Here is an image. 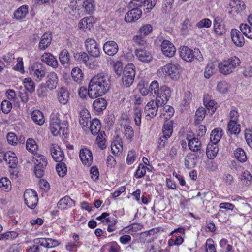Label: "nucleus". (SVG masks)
<instances>
[{"instance_id":"obj_35","label":"nucleus","mask_w":252,"mask_h":252,"mask_svg":"<svg viewBox=\"0 0 252 252\" xmlns=\"http://www.w3.org/2000/svg\"><path fill=\"white\" fill-rule=\"evenodd\" d=\"M219 151L217 144L211 143L208 144L206 149V155L209 159H214Z\"/></svg>"},{"instance_id":"obj_53","label":"nucleus","mask_w":252,"mask_h":252,"mask_svg":"<svg viewBox=\"0 0 252 252\" xmlns=\"http://www.w3.org/2000/svg\"><path fill=\"white\" fill-rule=\"evenodd\" d=\"M205 115L206 110L205 108L202 107L198 108L195 113V124H198L200 121H202L205 118Z\"/></svg>"},{"instance_id":"obj_32","label":"nucleus","mask_w":252,"mask_h":252,"mask_svg":"<svg viewBox=\"0 0 252 252\" xmlns=\"http://www.w3.org/2000/svg\"><path fill=\"white\" fill-rule=\"evenodd\" d=\"M94 23V18L92 17H87L83 18L79 23L78 27L83 30H90Z\"/></svg>"},{"instance_id":"obj_34","label":"nucleus","mask_w":252,"mask_h":252,"mask_svg":"<svg viewBox=\"0 0 252 252\" xmlns=\"http://www.w3.org/2000/svg\"><path fill=\"white\" fill-rule=\"evenodd\" d=\"M32 161L35 165H40L41 167H45L47 165V160L46 157L44 155L39 154H34Z\"/></svg>"},{"instance_id":"obj_48","label":"nucleus","mask_w":252,"mask_h":252,"mask_svg":"<svg viewBox=\"0 0 252 252\" xmlns=\"http://www.w3.org/2000/svg\"><path fill=\"white\" fill-rule=\"evenodd\" d=\"M23 84L25 87V90H27L30 93H32L35 90V83L34 81L30 77L26 78L23 80Z\"/></svg>"},{"instance_id":"obj_12","label":"nucleus","mask_w":252,"mask_h":252,"mask_svg":"<svg viewBox=\"0 0 252 252\" xmlns=\"http://www.w3.org/2000/svg\"><path fill=\"white\" fill-rule=\"evenodd\" d=\"M157 0H132L131 5L133 7H142L146 12H150L156 5Z\"/></svg>"},{"instance_id":"obj_31","label":"nucleus","mask_w":252,"mask_h":252,"mask_svg":"<svg viewBox=\"0 0 252 252\" xmlns=\"http://www.w3.org/2000/svg\"><path fill=\"white\" fill-rule=\"evenodd\" d=\"M111 147L113 154H119L121 153L123 150L121 138L119 136H117L112 141Z\"/></svg>"},{"instance_id":"obj_42","label":"nucleus","mask_w":252,"mask_h":252,"mask_svg":"<svg viewBox=\"0 0 252 252\" xmlns=\"http://www.w3.org/2000/svg\"><path fill=\"white\" fill-rule=\"evenodd\" d=\"M71 76L73 80L78 83H80L84 78V74L82 70L77 67L72 69Z\"/></svg>"},{"instance_id":"obj_19","label":"nucleus","mask_w":252,"mask_h":252,"mask_svg":"<svg viewBox=\"0 0 252 252\" xmlns=\"http://www.w3.org/2000/svg\"><path fill=\"white\" fill-rule=\"evenodd\" d=\"M180 56L186 62H190L195 58V54L192 50L187 46H182L179 49Z\"/></svg>"},{"instance_id":"obj_28","label":"nucleus","mask_w":252,"mask_h":252,"mask_svg":"<svg viewBox=\"0 0 252 252\" xmlns=\"http://www.w3.org/2000/svg\"><path fill=\"white\" fill-rule=\"evenodd\" d=\"M4 160L8 164L9 167L14 168L18 163L17 158L14 153L10 151L5 153Z\"/></svg>"},{"instance_id":"obj_64","label":"nucleus","mask_w":252,"mask_h":252,"mask_svg":"<svg viewBox=\"0 0 252 252\" xmlns=\"http://www.w3.org/2000/svg\"><path fill=\"white\" fill-rule=\"evenodd\" d=\"M160 88L159 87V84L157 81H153L150 84L149 86V91L154 93L156 95L158 94V92Z\"/></svg>"},{"instance_id":"obj_45","label":"nucleus","mask_w":252,"mask_h":252,"mask_svg":"<svg viewBox=\"0 0 252 252\" xmlns=\"http://www.w3.org/2000/svg\"><path fill=\"white\" fill-rule=\"evenodd\" d=\"M227 129L231 134H237L240 132V126L236 122H229L227 124Z\"/></svg>"},{"instance_id":"obj_4","label":"nucleus","mask_w":252,"mask_h":252,"mask_svg":"<svg viewBox=\"0 0 252 252\" xmlns=\"http://www.w3.org/2000/svg\"><path fill=\"white\" fill-rule=\"evenodd\" d=\"M241 61L236 56L231 57L221 62L218 65L220 72L224 75L233 73L240 65Z\"/></svg>"},{"instance_id":"obj_39","label":"nucleus","mask_w":252,"mask_h":252,"mask_svg":"<svg viewBox=\"0 0 252 252\" xmlns=\"http://www.w3.org/2000/svg\"><path fill=\"white\" fill-rule=\"evenodd\" d=\"M107 106V102L103 98L96 99L93 103V107L95 111L100 112L104 110Z\"/></svg>"},{"instance_id":"obj_36","label":"nucleus","mask_w":252,"mask_h":252,"mask_svg":"<svg viewBox=\"0 0 252 252\" xmlns=\"http://www.w3.org/2000/svg\"><path fill=\"white\" fill-rule=\"evenodd\" d=\"M204 104L209 112L212 115L215 112L217 109V104L214 100L209 98L208 95H205L203 99Z\"/></svg>"},{"instance_id":"obj_8","label":"nucleus","mask_w":252,"mask_h":252,"mask_svg":"<svg viewBox=\"0 0 252 252\" xmlns=\"http://www.w3.org/2000/svg\"><path fill=\"white\" fill-rule=\"evenodd\" d=\"M180 68L181 67L179 64L172 62L164 66L162 68V70L168 74L171 79H177L179 76Z\"/></svg>"},{"instance_id":"obj_38","label":"nucleus","mask_w":252,"mask_h":252,"mask_svg":"<svg viewBox=\"0 0 252 252\" xmlns=\"http://www.w3.org/2000/svg\"><path fill=\"white\" fill-rule=\"evenodd\" d=\"M32 118L33 121L38 125H42L45 122L43 113L38 110H34L32 112Z\"/></svg>"},{"instance_id":"obj_1","label":"nucleus","mask_w":252,"mask_h":252,"mask_svg":"<svg viewBox=\"0 0 252 252\" xmlns=\"http://www.w3.org/2000/svg\"><path fill=\"white\" fill-rule=\"evenodd\" d=\"M110 85L108 76L104 72L98 73L90 80L88 95L92 99L101 96L110 90Z\"/></svg>"},{"instance_id":"obj_9","label":"nucleus","mask_w":252,"mask_h":252,"mask_svg":"<svg viewBox=\"0 0 252 252\" xmlns=\"http://www.w3.org/2000/svg\"><path fill=\"white\" fill-rule=\"evenodd\" d=\"M85 47L88 53L94 58H97L100 55V49L95 40L88 38L85 41Z\"/></svg>"},{"instance_id":"obj_14","label":"nucleus","mask_w":252,"mask_h":252,"mask_svg":"<svg viewBox=\"0 0 252 252\" xmlns=\"http://www.w3.org/2000/svg\"><path fill=\"white\" fill-rule=\"evenodd\" d=\"M247 21L249 24L242 23L240 25L239 28L243 35L252 39V14L249 15Z\"/></svg>"},{"instance_id":"obj_55","label":"nucleus","mask_w":252,"mask_h":252,"mask_svg":"<svg viewBox=\"0 0 252 252\" xmlns=\"http://www.w3.org/2000/svg\"><path fill=\"white\" fill-rule=\"evenodd\" d=\"M59 162L57 164L56 169L59 176L63 177L66 174L67 167L64 163L62 161Z\"/></svg>"},{"instance_id":"obj_51","label":"nucleus","mask_w":252,"mask_h":252,"mask_svg":"<svg viewBox=\"0 0 252 252\" xmlns=\"http://www.w3.org/2000/svg\"><path fill=\"white\" fill-rule=\"evenodd\" d=\"M173 132V126L171 122L165 123L162 127V135L169 138Z\"/></svg>"},{"instance_id":"obj_37","label":"nucleus","mask_w":252,"mask_h":252,"mask_svg":"<svg viewBox=\"0 0 252 252\" xmlns=\"http://www.w3.org/2000/svg\"><path fill=\"white\" fill-rule=\"evenodd\" d=\"M223 134V131L220 128L214 129L210 134V142L214 144H217L221 139Z\"/></svg>"},{"instance_id":"obj_50","label":"nucleus","mask_w":252,"mask_h":252,"mask_svg":"<svg viewBox=\"0 0 252 252\" xmlns=\"http://www.w3.org/2000/svg\"><path fill=\"white\" fill-rule=\"evenodd\" d=\"M219 246L221 248L222 252H233V246L229 244L226 239H222L219 243Z\"/></svg>"},{"instance_id":"obj_20","label":"nucleus","mask_w":252,"mask_h":252,"mask_svg":"<svg viewBox=\"0 0 252 252\" xmlns=\"http://www.w3.org/2000/svg\"><path fill=\"white\" fill-rule=\"evenodd\" d=\"M41 61L48 66L56 68L58 66V63L56 58L52 54L45 52L40 57Z\"/></svg>"},{"instance_id":"obj_2","label":"nucleus","mask_w":252,"mask_h":252,"mask_svg":"<svg viewBox=\"0 0 252 252\" xmlns=\"http://www.w3.org/2000/svg\"><path fill=\"white\" fill-rule=\"evenodd\" d=\"M70 7L74 14L80 15L84 12L92 14L95 10L94 0H73L70 2Z\"/></svg>"},{"instance_id":"obj_49","label":"nucleus","mask_w":252,"mask_h":252,"mask_svg":"<svg viewBox=\"0 0 252 252\" xmlns=\"http://www.w3.org/2000/svg\"><path fill=\"white\" fill-rule=\"evenodd\" d=\"M133 118L135 124L136 126H139L141 123V109L139 106H134L133 109Z\"/></svg>"},{"instance_id":"obj_33","label":"nucleus","mask_w":252,"mask_h":252,"mask_svg":"<svg viewBox=\"0 0 252 252\" xmlns=\"http://www.w3.org/2000/svg\"><path fill=\"white\" fill-rule=\"evenodd\" d=\"M91 116L89 111L86 109H83L80 112L79 123L82 127L88 126L90 122Z\"/></svg>"},{"instance_id":"obj_40","label":"nucleus","mask_w":252,"mask_h":252,"mask_svg":"<svg viewBox=\"0 0 252 252\" xmlns=\"http://www.w3.org/2000/svg\"><path fill=\"white\" fill-rule=\"evenodd\" d=\"M28 13V6L23 5L20 7L14 14V17L17 20H21L26 17Z\"/></svg>"},{"instance_id":"obj_47","label":"nucleus","mask_w":252,"mask_h":252,"mask_svg":"<svg viewBox=\"0 0 252 252\" xmlns=\"http://www.w3.org/2000/svg\"><path fill=\"white\" fill-rule=\"evenodd\" d=\"M26 149L30 152L34 154L38 150V146L36 142L33 139L29 138L26 142Z\"/></svg>"},{"instance_id":"obj_16","label":"nucleus","mask_w":252,"mask_h":252,"mask_svg":"<svg viewBox=\"0 0 252 252\" xmlns=\"http://www.w3.org/2000/svg\"><path fill=\"white\" fill-rule=\"evenodd\" d=\"M79 157L83 164L87 166L91 165L93 162V155L91 151L87 149H82L80 151Z\"/></svg>"},{"instance_id":"obj_6","label":"nucleus","mask_w":252,"mask_h":252,"mask_svg":"<svg viewBox=\"0 0 252 252\" xmlns=\"http://www.w3.org/2000/svg\"><path fill=\"white\" fill-rule=\"evenodd\" d=\"M30 74L37 82L41 81L46 75V70L43 65L36 63L29 68Z\"/></svg>"},{"instance_id":"obj_7","label":"nucleus","mask_w":252,"mask_h":252,"mask_svg":"<svg viewBox=\"0 0 252 252\" xmlns=\"http://www.w3.org/2000/svg\"><path fill=\"white\" fill-rule=\"evenodd\" d=\"M24 201L28 207L34 209L37 205L38 198L35 191L32 189H27L24 194Z\"/></svg>"},{"instance_id":"obj_11","label":"nucleus","mask_w":252,"mask_h":252,"mask_svg":"<svg viewBox=\"0 0 252 252\" xmlns=\"http://www.w3.org/2000/svg\"><path fill=\"white\" fill-rule=\"evenodd\" d=\"M171 96V90L169 87L166 85H163L160 87L156 99L159 103H161L163 105H165Z\"/></svg>"},{"instance_id":"obj_61","label":"nucleus","mask_w":252,"mask_h":252,"mask_svg":"<svg viewBox=\"0 0 252 252\" xmlns=\"http://www.w3.org/2000/svg\"><path fill=\"white\" fill-rule=\"evenodd\" d=\"M113 68L115 73L120 76L123 71V63L121 62L117 61L114 63Z\"/></svg>"},{"instance_id":"obj_25","label":"nucleus","mask_w":252,"mask_h":252,"mask_svg":"<svg viewBox=\"0 0 252 252\" xmlns=\"http://www.w3.org/2000/svg\"><path fill=\"white\" fill-rule=\"evenodd\" d=\"M74 205L75 201L68 196L61 198L57 204L58 208L61 210L67 209Z\"/></svg>"},{"instance_id":"obj_23","label":"nucleus","mask_w":252,"mask_h":252,"mask_svg":"<svg viewBox=\"0 0 252 252\" xmlns=\"http://www.w3.org/2000/svg\"><path fill=\"white\" fill-rule=\"evenodd\" d=\"M198 155L196 153H189L185 158L184 164L186 168L190 169L196 165V160Z\"/></svg>"},{"instance_id":"obj_17","label":"nucleus","mask_w":252,"mask_h":252,"mask_svg":"<svg viewBox=\"0 0 252 252\" xmlns=\"http://www.w3.org/2000/svg\"><path fill=\"white\" fill-rule=\"evenodd\" d=\"M214 30L216 34L221 35L225 33L226 29L222 19L220 17H215L213 21Z\"/></svg>"},{"instance_id":"obj_3","label":"nucleus","mask_w":252,"mask_h":252,"mask_svg":"<svg viewBox=\"0 0 252 252\" xmlns=\"http://www.w3.org/2000/svg\"><path fill=\"white\" fill-rule=\"evenodd\" d=\"M50 131L52 134L56 136L60 134L65 135L67 133L68 122L61 123L58 114H52L50 119Z\"/></svg>"},{"instance_id":"obj_10","label":"nucleus","mask_w":252,"mask_h":252,"mask_svg":"<svg viewBox=\"0 0 252 252\" xmlns=\"http://www.w3.org/2000/svg\"><path fill=\"white\" fill-rule=\"evenodd\" d=\"M158 103V100H152L150 101L145 107V111L146 116H149L150 118L154 117L157 113L159 107L163 106L161 102Z\"/></svg>"},{"instance_id":"obj_57","label":"nucleus","mask_w":252,"mask_h":252,"mask_svg":"<svg viewBox=\"0 0 252 252\" xmlns=\"http://www.w3.org/2000/svg\"><path fill=\"white\" fill-rule=\"evenodd\" d=\"M163 107L160 110L161 113L163 115H167L168 117L172 116L174 114V110L173 107L170 105H164Z\"/></svg>"},{"instance_id":"obj_60","label":"nucleus","mask_w":252,"mask_h":252,"mask_svg":"<svg viewBox=\"0 0 252 252\" xmlns=\"http://www.w3.org/2000/svg\"><path fill=\"white\" fill-rule=\"evenodd\" d=\"M88 55L85 52H80L76 53L74 54V58L75 60L82 62L84 63L86 62V60L88 59Z\"/></svg>"},{"instance_id":"obj_24","label":"nucleus","mask_w":252,"mask_h":252,"mask_svg":"<svg viewBox=\"0 0 252 252\" xmlns=\"http://www.w3.org/2000/svg\"><path fill=\"white\" fill-rule=\"evenodd\" d=\"M103 50L109 56H114L118 51V45L114 41H109L104 44Z\"/></svg>"},{"instance_id":"obj_22","label":"nucleus","mask_w":252,"mask_h":252,"mask_svg":"<svg viewBox=\"0 0 252 252\" xmlns=\"http://www.w3.org/2000/svg\"><path fill=\"white\" fill-rule=\"evenodd\" d=\"M231 37L234 44L238 47H242L245 43L244 38L241 32L237 29H232Z\"/></svg>"},{"instance_id":"obj_43","label":"nucleus","mask_w":252,"mask_h":252,"mask_svg":"<svg viewBox=\"0 0 252 252\" xmlns=\"http://www.w3.org/2000/svg\"><path fill=\"white\" fill-rule=\"evenodd\" d=\"M229 5L232 10H235L238 12H241L245 8L244 2L240 0H231Z\"/></svg>"},{"instance_id":"obj_30","label":"nucleus","mask_w":252,"mask_h":252,"mask_svg":"<svg viewBox=\"0 0 252 252\" xmlns=\"http://www.w3.org/2000/svg\"><path fill=\"white\" fill-rule=\"evenodd\" d=\"M188 140V147L189 149L194 152H201L202 144L201 141L197 138H193Z\"/></svg>"},{"instance_id":"obj_54","label":"nucleus","mask_w":252,"mask_h":252,"mask_svg":"<svg viewBox=\"0 0 252 252\" xmlns=\"http://www.w3.org/2000/svg\"><path fill=\"white\" fill-rule=\"evenodd\" d=\"M124 128V133L126 139L129 141H131L134 134L132 127L129 125H125Z\"/></svg>"},{"instance_id":"obj_29","label":"nucleus","mask_w":252,"mask_h":252,"mask_svg":"<svg viewBox=\"0 0 252 252\" xmlns=\"http://www.w3.org/2000/svg\"><path fill=\"white\" fill-rule=\"evenodd\" d=\"M58 78L55 72H50L47 76L46 86L48 88L53 90L56 88L58 84Z\"/></svg>"},{"instance_id":"obj_5","label":"nucleus","mask_w":252,"mask_h":252,"mask_svg":"<svg viewBox=\"0 0 252 252\" xmlns=\"http://www.w3.org/2000/svg\"><path fill=\"white\" fill-rule=\"evenodd\" d=\"M135 76L134 65L128 64L125 67L123 72L122 82L126 87H130L133 83Z\"/></svg>"},{"instance_id":"obj_46","label":"nucleus","mask_w":252,"mask_h":252,"mask_svg":"<svg viewBox=\"0 0 252 252\" xmlns=\"http://www.w3.org/2000/svg\"><path fill=\"white\" fill-rule=\"evenodd\" d=\"M234 155L235 158L241 162H244L247 159L245 152L241 148H238L234 150Z\"/></svg>"},{"instance_id":"obj_21","label":"nucleus","mask_w":252,"mask_h":252,"mask_svg":"<svg viewBox=\"0 0 252 252\" xmlns=\"http://www.w3.org/2000/svg\"><path fill=\"white\" fill-rule=\"evenodd\" d=\"M50 152L53 158L56 162H61L63 159L64 157V153L58 145H51Z\"/></svg>"},{"instance_id":"obj_52","label":"nucleus","mask_w":252,"mask_h":252,"mask_svg":"<svg viewBox=\"0 0 252 252\" xmlns=\"http://www.w3.org/2000/svg\"><path fill=\"white\" fill-rule=\"evenodd\" d=\"M0 187L3 191L8 192L11 189L10 181L6 177H3L0 181Z\"/></svg>"},{"instance_id":"obj_56","label":"nucleus","mask_w":252,"mask_h":252,"mask_svg":"<svg viewBox=\"0 0 252 252\" xmlns=\"http://www.w3.org/2000/svg\"><path fill=\"white\" fill-rule=\"evenodd\" d=\"M12 108V104L11 102L7 100H4L1 104V108L4 114L9 113Z\"/></svg>"},{"instance_id":"obj_13","label":"nucleus","mask_w":252,"mask_h":252,"mask_svg":"<svg viewBox=\"0 0 252 252\" xmlns=\"http://www.w3.org/2000/svg\"><path fill=\"white\" fill-rule=\"evenodd\" d=\"M134 54L136 58L143 63H149L153 59L152 55L150 52L141 48L135 49Z\"/></svg>"},{"instance_id":"obj_44","label":"nucleus","mask_w":252,"mask_h":252,"mask_svg":"<svg viewBox=\"0 0 252 252\" xmlns=\"http://www.w3.org/2000/svg\"><path fill=\"white\" fill-rule=\"evenodd\" d=\"M101 123L97 119H93L91 122L90 131L92 134L95 135L99 133L101 129Z\"/></svg>"},{"instance_id":"obj_26","label":"nucleus","mask_w":252,"mask_h":252,"mask_svg":"<svg viewBox=\"0 0 252 252\" xmlns=\"http://www.w3.org/2000/svg\"><path fill=\"white\" fill-rule=\"evenodd\" d=\"M57 98L59 102L63 104H66L69 98V94L65 88H60L57 91Z\"/></svg>"},{"instance_id":"obj_41","label":"nucleus","mask_w":252,"mask_h":252,"mask_svg":"<svg viewBox=\"0 0 252 252\" xmlns=\"http://www.w3.org/2000/svg\"><path fill=\"white\" fill-rule=\"evenodd\" d=\"M59 60L61 63L63 65H67L70 63L69 54L67 50L63 49L59 54Z\"/></svg>"},{"instance_id":"obj_27","label":"nucleus","mask_w":252,"mask_h":252,"mask_svg":"<svg viewBox=\"0 0 252 252\" xmlns=\"http://www.w3.org/2000/svg\"><path fill=\"white\" fill-rule=\"evenodd\" d=\"M52 40V35L50 33L44 34L40 40L38 44V48L40 50H44L51 44Z\"/></svg>"},{"instance_id":"obj_58","label":"nucleus","mask_w":252,"mask_h":252,"mask_svg":"<svg viewBox=\"0 0 252 252\" xmlns=\"http://www.w3.org/2000/svg\"><path fill=\"white\" fill-rule=\"evenodd\" d=\"M215 72V67L212 63L208 64L204 72V77L209 78Z\"/></svg>"},{"instance_id":"obj_59","label":"nucleus","mask_w":252,"mask_h":252,"mask_svg":"<svg viewBox=\"0 0 252 252\" xmlns=\"http://www.w3.org/2000/svg\"><path fill=\"white\" fill-rule=\"evenodd\" d=\"M212 21L208 18H204L196 23V26L199 28H206L211 27Z\"/></svg>"},{"instance_id":"obj_63","label":"nucleus","mask_w":252,"mask_h":252,"mask_svg":"<svg viewBox=\"0 0 252 252\" xmlns=\"http://www.w3.org/2000/svg\"><path fill=\"white\" fill-rule=\"evenodd\" d=\"M84 64L90 69H94L98 66L97 62L95 60L90 58L88 56V59L86 60V62H85Z\"/></svg>"},{"instance_id":"obj_18","label":"nucleus","mask_w":252,"mask_h":252,"mask_svg":"<svg viewBox=\"0 0 252 252\" xmlns=\"http://www.w3.org/2000/svg\"><path fill=\"white\" fill-rule=\"evenodd\" d=\"M138 7H134L131 10L126 13L125 17V21L126 22H133L141 17L142 12Z\"/></svg>"},{"instance_id":"obj_15","label":"nucleus","mask_w":252,"mask_h":252,"mask_svg":"<svg viewBox=\"0 0 252 252\" xmlns=\"http://www.w3.org/2000/svg\"><path fill=\"white\" fill-rule=\"evenodd\" d=\"M161 49L163 54L168 57H173L176 52L174 45L167 40H164L162 42Z\"/></svg>"},{"instance_id":"obj_62","label":"nucleus","mask_w":252,"mask_h":252,"mask_svg":"<svg viewBox=\"0 0 252 252\" xmlns=\"http://www.w3.org/2000/svg\"><path fill=\"white\" fill-rule=\"evenodd\" d=\"M145 174L146 167L143 164H140L135 172V177L136 178H140L143 177Z\"/></svg>"}]
</instances>
